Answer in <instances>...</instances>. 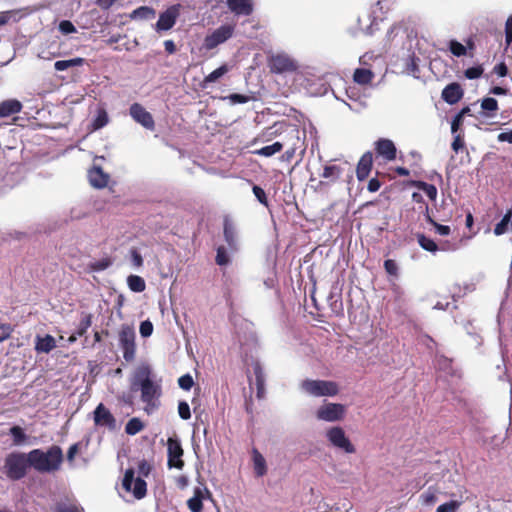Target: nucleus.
Here are the masks:
<instances>
[{
	"label": "nucleus",
	"mask_w": 512,
	"mask_h": 512,
	"mask_svg": "<svg viewBox=\"0 0 512 512\" xmlns=\"http://www.w3.org/2000/svg\"><path fill=\"white\" fill-rule=\"evenodd\" d=\"M464 95V90L457 82H452L445 86L442 90L441 98L448 104L454 105L458 103Z\"/></svg>",
	"instance_id": "18"
},
{
	"label": "nucleus",
	"mask_w": 512,
	"mask_h": 512,
	"mask_svg": "<svg viewBox=\"0 0 512 512\" xmlns=\"http://www.w3.org/2000/svg\"><path fill=\"white\" fill-rule=\"evenodd\" d=\"M345 406L339 403H328L318 408L316 416L319 420L335 422L343 419Z\"/></svg>",
	"instance_id": "9"
},
{
	"label": "nucleus",
	"mask_w": 512,
	"mask_h": 512,
	"mask_svg": "<svg viewBox=\"0 0 512 512\" xmlns=\"http://www.w3.org/2000/svg\"><path fill=\"white\" fill-rule=\"evenodd\" d=\"M429 206L428 205H425V218H426V221L430 224H432L434 227H435V230L436 232L439 234V235H442V236H447L451 233V229L449 226L447 225H442V224H439L437 223L431 216H430V213H429Z\"/></svg>",
	"instance_id": "35"
},
{
	"label": "nucleus",
	"mask_w": 512,
	"mask_h": 512,
	"mask_svg": "<svg viewBox=\"0 0 512 512\" xmlns=\"http://www.w3.org/2000/svg\"><path fill=\"white\" fill-rule=\"evenodd\" d=\"M144 429V424L143 422L137 418V417H134V418H131L126 426H125V432L128 434V435H136L138 434L139 432H141L142 430Z\"/></svg>",
	"instance_id": "40"
},
{
	"label": "nucleus",
	"mask_w": 512,
	"mask_h": 512,
	"mask_svg": "<svg viewBox=\"0 0 512 512\" xmlns=\"http://www.w3.org/2000/svg\"><path fill=\"white\" fill-rule=\"evenodd\" d=\"M210 497L211 492L206 487H195L193 496L187 501V506L191 512H202L203 500Z\"/></svg>",
	"instance_id": "19"
},
{
	"label": "nucleus",
	"mask_w": 512,
	"mask_h": 512,
	"mask_svg": "<svg viewBox=\"0 0 512 512\" xmlns=\"http://www.w3.org/2000/svg\"><path fill=\"white\" fill-rule=\"evenodd\" d=\"M134 474L132 468L127 469L124 474L122 486L126 491H132L136 499H142L147 493V484L145 480L140 477L135 479Z\"/></svg>",
	"instance_id": "7"
},
{
	"label": "nucleus",
	"mask_w": 512,
	"mask_h": 512,
	"mask_svg": "<svg viewBox=\"0 0 512 512\" xmlns=\"http://www.w3.org/2000/svg\"><path fill=\"white\" fill-rule=\"evenodd\" d=\"M178 413L181 419L188 420L191 418L189 404L186 401H180L178 404Z\"/></svg>",
	"instance_id": "53"
},
{
	"label": "nucleus",
	"mask_w": 512,
	"mask_h": 512,
	"mask_svg": "<svg viewBox=\"0 0 512 512\" xmlns=\"http://www.w3.org/2000/svg\"><path fill=\"white\" fill-rule=\"evenodd\" d=\"M91 324H92V315L91 314L85 315L78 325L76 335L79 337L85 335L87 330L91 326Z\"/></svg>",
	"instance_id": "43"
},
{
	"label": "nucleus",
	"mask_w": 512,
	"mask_h": 512,
	"mask_svg": "<svg viewBox=\"0 0 512 512\" xmlns=\"http://www.w3.org/2000/svg\"><path fill=\"white\" fill-rule=\"evenodd\" d=\"M153 332V324L149 321H143L140 324V334L142 337H149Z\"/></svg>",
	"instance_id": "57"
},
{
	"label": "nucleus",
	"mask_w": 512,
	"mask_h": 512,
	"mask_svg": "<svg viewBox=\"0 0 512 512\" xmlns=\"http://www.w3.org/2000/svg\"><path fill=\"white\" fill-rule=\"evenodd\" d=\"M228 71V68L226 65H222L219 68L212 71L210 74H208L202 81L201 86L202 88H206L209 83L215 82L220 77H222L224 74H226Z\"/></svg>",
	"instance_id": "39"
},
{
	"label": "nucleus",
	"mask_w": 512,
	"mask_h": 512,
	"mask_svg": "<svg viewBox=\"0 0 512 512\" xmlns=\"http://www.w3.org/2000/svg\"><path fill=\"white\" fill-rule=\"evenodd\" d=\"M460 507V502L456 500H451L449 502H446L436 509V512H456L458 508Z\"/></svg>",
	"instance_id": "50"
},
{
	"label": "nucleus",
	"mask_w": 512,
	"mask_h": 512,
	"mask_svg": "<svg viewBox=\"0 0 512 512\" xmlns=\"http://www.w3.org/2000/svg\"><path fill=\"white\" fill-rule=\"evenodd\" d=\"M253 372L255 375V384L257 388V397L262 398L265 393V375L259 362L254 363Z\"/></svg>",
	"instance_id": "26"
},
{
	"label": "nucleus",
	"mask_w": 512,
	"mask_h": 512,
	"mask_svg": "<svg viewBox=\"0 0 512 512\" xmlns=\"http://www.w3.org/2000/svg\"><path fill=\"white\" fill-rule=\"evenodd\" d=\"M94 422L95 425L106 427L111 431L116 429L115 417L102 403L94 410Z\"/></svg>",
	"instance_id": "16"
},
{
	"label": "nucleus",
	"mask_w": 512,
	"mask_h": 512,
	"mask_svg": "<svg viewBox=\"0 0 512 512\" xmlns=\"http://www.w3.org/2000/svg\"><path fill=\"white\" fill-rule=\"evenodd\" d=\"M222 99L223 100L228 99L231 104H245V103L249 102L251 98L247 95L232 93L226 97H223Z\"/></svg>",
	"instance_id": "49"
},
{
	"label": "nucleus",
	"mask_w": 512,
	"mask_h": 512,
	"mask_svg": "<svg viewBox=\"0 0 512 512\" xmlns=\"http://www.w3.org/2000/svg\"><path fill=\"white\" fill-rule=\"evenodd\" d=\"M178 384L183 390H190L194 385V380L190 374H185L178 379Z\"/></svg>",
	"instance_id": "54"
},
{
	"label": "nucleus",
	"mask_w": 512,
	"mask_h": 512,
	"mask_svg": "<svg viewBox=\"0 0 512 512\" xmlns=\"http://www.w3.org/2000/svg\"><path fill=\"white\" fill-rule=\"evenodd\" d=\"M133 120L148 130H154L155 122L153 116L141 104L133 103L129 108Z\"/></svg>",
	"instance_id": "13"
},
{
	"label": "nucleus",
	"mask_w": 512,
	"mask_h": 512,
	"mask_svg": "<svg viewBox=\"0 0 512 512\" xmlns=\"http://www.w3.org/2000/svg\"><path fill=\"white\" fill-rule=\"evenodd\" d=\"M497 139L499 142H508L512 144V130L508 132H501L498 134Z\"/></svg>",
	"instance_id": "63"
},
{
	"label": "nucleus",
	"mask_w": 512,
	"mask_h": 512,
	"mask_svg": "<svg viewBox=\"0 0 512 512\" xmlns=\"http://www.w3.org/2000/svg\"><path fill=\"white\" fill-rule=\"evenodd\" d=\"M481 108L485 111V116L493 117L498 110V101L495 98L486 97L481 102Z\"/></svg>",
	"instance_id": "34"
},
{
	"label": "nucleus",
	"mask_w": 512,
	"mask_h": 512,
	"mask_svg": "<svg viewBox=\"0 0 512 512\" xmlns=\"http://www.w3.org/2000/svg\"><path fill=\"white\" fill-rule=\"evenodd\" d=\"M223 236L229 249L231 251H237L239 248L237 227L232 218L228 215L224 216L223 219Z\"/></svg>",
	"instance_id": "15"
},
{
	"label": "nucleus",
	"mask_w": 512,
	"mask_h": 512,
	"mask_svg": "<svg viewBox=\"0 0 512 512\" xmlns=\"http://www.w3.org/2000/svg\"><path fill=\"white\" fill-rule=\"evenodd\" d=\"M384 269L386 273L393 277L399 276V268L395 260L387 259L384 261Z\"/></svg>",
	"instance_id": "48"
},
{
	"label": "nucleus",
	"mask_w": 512,
	"mask_h": 512,
	"mask_svg": "<svg viewBox=\"0 0 512 512\" xmlns=\"http://www.w3.org/2000/svg\"><path fill=\"white\" fill-rule=\"evenodd\" d=\"M130 253L133 265L136 267H141L143 265V258L141 254L137 251V249H132Z\"/></svg>",
	"instance_id": "61"
},
{
	"label": "nucleus",
	"mask_w": 512,
	"mask_h": 512,
	"mask_svg": "<svg viewBox=\"0 0 512 512\" xmlns=\"http://www.w3.org/2000/svg\"><path fill=\"white\" fill-rule=\"evenodd\" d=\"M253 193L255 195V197L257 198V200L265 205L266 207L268 206V199H267V196H266V193L265 191L258 185H254L253 188Z\"/></svg>",
	"instance_id": "55"
},
{
	"label": "nucleus",
	"mask_w": 512,
	"mask_h": 512,
	"mask_svg": "<svg viewBox=\"0 0 512 512\" xmlns=\"http://www.w3.org/2000/svg\"><path fill=\"white\" fill-rule=\"evenodd\" d=\"M184 450L177 437H169L167 440V466L182 470L185 463L182 459Z\"/></svg>",
	"instance_id": "6"
},
{
	"label": "nucleus",
	"mask_w": 512,
	"mask_h": 512,
	"mask_svg": "<svg viewBox=\"0 0 512 512\" xmlns=\"http://www.w3.org/2000/svg\"><path fill=\"white\" fill-rule=\"evenodd\" d=\"M343 172V168L339 165H326L323 169L321 176L329 179L331 182H336Z\"/></svg>",
	"instance_id": "30"
},
{
	"label": "nucleus",
	"mask_w": 512,
	"mask_h": 512,
	"mask_svg": "<svg viewBox=\"0 0 512 512\" xmlns=\"http://www.w3.org/2000/svg\"><path fill=\"white\" fill-rule=\"evenodd\" d=\"M301 389L314 397L335 396L339 393V385L329 380L306 379L302 381Z\"/></svg>",
	"instance_id": "4"
},
{
	"label": "nucleus",
	"mask_w": 512,
	"mask_h": 512,
	"mask_svg": "<svg viewBox=\"0 0 512 512\" xmlns=\"http://www.w3.org/2000/svg\"><path fill=\"white\" fill-rule=\"evenodd\" d=\"M505 41L507 45L512 43V15L508 17L505 24Z\"/></svg>",
	"instance_id": "59"
},
{
	"label": "nucleus",
	"mask_w": 512,
	"mask_h": 512,
	"mask_svg": "<svg viewBox=\"0 0 512 512\" xmlns=\"http://www.w3.org/2000/svg\"><path fill=\"white\" fill-rule=\"evenodd\" d=\"M180 7V4L172 5L168 7L164 12L160 13L159 19L156 23V30H170L175 25L176 20L180 15Z\"/></svg>",
	"instance_id": "14"
},
{
	"label": "nucleus",
	"mask_w": 512,
	"mask_h": 512,
	"mask_svg": "<svg viewBox=\"0 0 512 512\" xmlns=\"http://www.w3.org/2000/svg\"><path fill=\"white\" fill-rule=\"evenodd\" d=\"M373 168V154L371 151L365 152L356 165V178L359 182L365 181Z\"/></svg>",
	"instance_id": "17"
},
{
	"label": "nucleus",
	"mask_w": 512,
	"mask_h": 512,
	"mask_svg": "<svg viewBox=\"0 0 512 512\" xmlns=\"http://www.w3.org/2000/svg\"><path fill=\"white\" fill-rule=\"evenodd\" d=\"M63 462V452L60 446L52 445L46 452L33 449L28 453L13 451L4 458L1 472L11 481L23 479L30 468L39 473L58 471Z\"/></svg>",
	"instance_id": "1"
},
{
	"label": "nucleus",
	"mask_w": 512,
	"mask_h": 512,
	"mask_svg": "<svg viewBox=\"0 0 512 512\" xmlns=\"http://www.w3.org/2000/svg\"><path fill=\"white\" fill-rule=\"evenodd\" d=\"M464 118L458 113L454 116L451 122V132L452 134L459 133L460 127L463 124Z\"/></svg>",
	"instance_id": "58"
},
{
	"label": "nucleus",
	"mask_w": 512,
	"mask_h": 512,
	"mask_svg": "<svg viewBox=\"0 0 512 512\" xmlns=\"http://www.w3.org/2000/svg\"><path fill=\"white\" fill-rule=\"evenodd\" d=\"M215 261L219 266L227 265L230 262V258L228 256L227 250L224 246H219L217 248V254H216Z\"/></svg>",
	"instance_id": "46"
},
{
	"label": "nucleus",
	"mask_w": 512,
	"mask_h": 512,
	"mask_svg": "<svg viewBox=\"0 0 512 512\" xmlns=\"http://www.w3.org/2000/svg\"><path fill=\"white\" fill-rule=\"evenodd\" d=\"M417 241L420 247L428 252L436 253L438 250H440L438 244L423 233L417 234ZM441 250H444V248H441Z\"/></svg>",
	"instance_id": "27"
},
{
	"label": "nucleus",
	"mask_w": 512,
	"mask_h": 512,
	"mask_svg": "<svg viewBox=\"0 0 512 512\" xmlns=\"http://www.w3.org/2000/svg\"><path fill=\"white\" fill-rule=\"evenodd\" d=\"M376 158H382L385 162H391L397 157V148L392 140L380 138L374 143Z\"/></svg>",
	"instance_id": "12"
},
{
	"label": "nucleus",
	"mask_w": 512,
	"mask_h": 512,
	"mask_svg": "<svg viewBox=\"0 0 512 512\" xmlns=\"http://www.w3.org/2000/svg\"><path fill=\"white\" fill-rule=\"evenodd\" d=\"M155 17V10L153 8L147 7V6H141L137 9H135L132 14L131 18L133 19H140V20H148Z\"/></svg>",
	"instance_id": "38"
},
{
	"label": "nucleus",
	"mask_w": 512,
	"mask_h": 512,
	"mask_svg": "<svg viewBox=\"0 0 512 512\" xmlns=\"http://www.w3.org/2000/svg\"><path fill=\"white\" fill-rule=\"evenodd\" d=\"M229 9L236 15L249 16L253 12L251 0H226Z\"/></svg>",
	"instance_id": "20"
},
{
	"label": "nucleus",
	"mask_w": 512,
	"mask_h": 512,
	"mask_svg": "<svg viewBox=\"0 0 512 512\" xmlns=\"http://www.w3.org/2000/svg\"><path fill=\"white\" fill-rule=\"evenodd\" d=\"M111 262L109 259H103L93 265L95 270H104L110 266Z\"/></svg>",
	"instance_id": "64"
},
{
	"label": "nucleus",
	"mask_w": 512,
	"mask_h": 512,
	"mask_svg": "<svg viewBox=\"0 0 512 512\" xmlns=\"http://www.w3.org/2000/svg\"><path fill=\"white\" fill-rule=\"evenodd\" d=\"M449 49H450L451 53L456 57L464 56L467 53V48L463 44H461L460 42H458L456 40L450 41Z\"/></svg>",
	"instance_id": "44"
},
{
	"label": "nucleus",
	"mask_w": 512,
	"mask_h": 512,
	"mask_svg": "<svg viewBox=\"0 0 512 512\" xmlns=\"http://www.w3.org/2000/svg\"><path fill=\"white\" fill-rule=\"evenodd\" d=\"M493 72L499 77H506L508 75V67L505 62H500L494 67Z\"/></svg>",
	"instance_id": "60"
},
{
	"label": "nucleus",
	"mask_w": 512,
	"mask_h": 512,
	"mask_svg": "<svg viewBox=\"0 0 512 512\" xmlns=\"http://www.w3.org/2000/svg\"><path fill=\"white\" fill-rule=\"evenodd\" d=\"M13 332V327L8 323H0V342L10 338Z\"/></svg>",
	"instance_id": "56"
},
{
	"label": "nucleus",
	"mask_w": 512,
	"mask_h": 512,
	"mask_svg": "<svg viewBox=\"0 0 512 512\" xmlns=\"http://www.w3.org/2000/svg\"><path fill=\"white\" fill-rule=\"evenodd\" d=\"M484 69L482 65L470 67L464 71V75L467 79H478L483 75Z\"/></svg>",
	"instance_id": "47"
},
{
	"label": "nucleus",
	"mask_w": 512,
	"mask_h": 512,
	"mask_svg": "<svg viewBox=\"0 0 512 512\" xmlns=\"http://www.w3.org/2000/svg\"><path fill=\"white\" fill-rule=\"evenodd\" d=\"M511 218L512 209H509L503 216L502 220L496 224L494 228V234L500 236L506 233L508 231V226L511 224Z\"/></svg>",
	"instance_id": "37"
},
{
	"label": "nucleus",
	"mask_w": 512,
	"mask_h": 512,
	"mask_svg": "<svg viewBox=\"0 0 512 512\" xmlns=\"http://www.w3.org/2000/svg\"><path fill=\"white\" fill-rule=\"evenodd\" d=\"M135 330L128 324H123L119 331V344L123 350V358L127 362H131L135 358Z\"/></svg>",
	"instance_id": "5"
},
{
	"label": "nucleus",
	"mask_w": 512,
	"mask_h": 512,
	"mask_svg": "<svg viewBox=\"0 0 512 512\" xmlns=\"http://www.w3.org/2000/svg\"><path fill=\"white\" fill-rule=\"evenodd\" d=\"M22 108V103L17 99L4 100L0 103V118L20 113Z\"/></svg>",
	"instance_id": "21"
},
{
	"label": "nucleus",
	"mask_w": 512,
	"mask_h": 512,
	"mask_svg": "<svg viewBox=\"0 0 512 512\" xmlns=\"http://www.w3.org/2000/svg\"><path fill=\"white\" fill-rule=\"evenodd\" d=\"M380 175H383V174L377 171L376 172V176L371 178L368 181L367 190L369 192L375 193V192H377L381 188L382 182L378 178V176H380Z\"/></svg>",
	"instance_id": "52"
},
{
	"label": "nucleus",
	"mask_w": 512,
	"mask_h": 512,
	"mask_svg": "<svg viewBox=\"0 0 512 512\" xmlns=\"http://www.w3.org/2000/svg\"><path fill=\"white\" fill-rule=\"evenodd\" d=\"M9 434L13 438V445L20 446L26 443L27 441V435L24 432V429L20 426H13L9 430Z\"/></svg>",
	"instance_id": "36"
},
{
	"label": "nucleus",
	"mask_w": 512,
	"mask_h": 512,
	"mask_svg": "<svg viewBox=\"0 0 512 512\" xmlns=\"http://www.w3.org/2000/svg\"><path fill=\"white\" fill-rule=\"evenodd\" d=\"M327 438L331 444L346 453H354L355 447L346 437L344 430L341 427H332L327 431Z\"/></svg>",
	"instance_id": "10"
},
{
	"label": "nucleus",
	"mask_w": 512,
	"mask_h": 512,
	"mask_svg": "<svg viewBox=\"0 0 512 512\" xmlns=\"http://www.w3.org/2000/svg\"><path fill=\"white\" fill-rule=\"evenodd\" d=\"M109 122V117L104 108H100L97 111V115L94 118V120L91 123V129L92 131L99 130L106 126Z\"/></svg>",
	"instance_id": "32"
},
{
	"label": "nucleus",
	"mask_w": 512,
	"mask_h": 512,
	"mask_svg": "<svg viewBox=\"0 0 512 512\" xmlns=\"http://www.w3.org/2000/svg\"><path fill=\"white\" fill-rule=\"evenodd\" d=\"M451 148L455 153H458L460 150L465 148V136L463 131L454 134V139L451 143Z\"/></svg>",
	"instance_id": "42"
},
{
	"label": "nucleus",
	"mask_w": 512,
	"mask_h": 512,
	"mask_svg": "<svg viewBox=\"0 0 512 512\" xmlns=\"http://www.w3.org/2000/svg\"><path fill=\"white\" fill-rule=\"evenodd\" d=\"M374 77L371 70L365 68H357L353 74V80L357 84L366 85L369 84Z\"/></svg>",
	"instance_id": "29"
},
{
	"label": "nucleus",
	"mask_w": 512,
	"mask_h": 512,
	"mask_svg": "<svg viewBox=\"0 0 512 512\" xmlns=\"http://www.w3.org/2000/svg\"><path fill=\"white\" fill-rule=\"evenodd\" d=\"M127 284L131 291L140 293L143 292L146 288V283L144 279L138 275H130L127 278Z\"/></svg>",
	"instance_id": "33"
},
{
	"label": "nucleus",
	"mask_w": 512,
	"mask_h": 512,
	"mask_svg": "<svg viewBox=\"0 0 512 512\" xmlns=\"http://www.w3.org/2000/svg\"><path fill=\"white\" fill-rule=\"evenodd\" d=\"M85 62L84 58L76 57L68 60H58L54 63V68L56 71H64L69 68L82 66Z\"/></svg>",
	"instance_id": "28"
},
{
	"label": "nucleus",
	"mask_w": 512,
	"mask_h": 512,
	"mask_svg": "<svg viewBox=\"0 0 512 512\" xmlns=\"http://www.w3.org/2000/svg\"><path fill=\"white\" fill-rule=\"evenodd\" d=\"M175 484L179 489H185L189 484V479L185 475L175 477Z\"/></svg>",
	"instance_id": "62"
},
{
	"label": "nucleus",
	"mask_w": 512,
	"mask_h": 512,
	"mask_svg": "<svg viewBox=\"0 0 512 512\" xmlns=\"http://www.w3.org/2000/svg\"><path fill=\"white\" fill-rule=\"evenodd\" d=\"M284 147L281 142H275L271 145L264 146L254 151V154L264 157H271L276 153H279Z\"/></svg>",
	"instance_id": "31"
},
{
	"label": "nucleus",
	"mask_w": 512,
	"mask_h": 512,
	"mask_svg": "<svg viewBox=\"0 0 512 512\" xmlns=\"http://www.w3.org/2000/svg\"><path fill=\"white\" fill-rule=\"evenodd\" d=\"M90 184L95 188H104L108 184L109 176L103 172L101 167H93L89 171Z\"/></svg>",
	"instance_id": "22"
},
{
	"label": "nucleus",
	"mask_w": 512,
	"mask_h": 512,
	"mask_svg": "<svg viewBox=\"0 0 512 512\" xmlns=\"http://www.w3.org/2000/svg\"><path fill=\"white\" fill-rule=\"evenodd\" d=\"M54 512H84V509L75 504L58 503Z\"/></svg>",
	"instance_id": "45"
},
{
	"label": "nucleus",
	"mask_w": 512,
	"mask_h": 512,
	"mask_svg": "<svg viewBox=\"0 0 512 512\" xmlns=\"http://www.w3.org/2000/svg\"><path fill=\"white\" fill-rule=\"evenodd\" d=\"M58 29L63 35H68L77 31L74 24L69 20H62L58 25Z\"/></svg>",
	"instance_id": "51"
},
{
	"label": "nucleus",
	"mask_w": 512,
	"mask_h": 512,
	"mask_svg": "<svg viewBox=\"0 0 512 512\" xmlns=\"http://www.w3.org/2000/svg\"><path fill=\"white\" fill-rule=\"evenodd\" d=\"M267 66L272 74L293 73L298 70L297 61L285 52L272 53L267 56Z\"/></svg>",
	"instance_id": "3"
},
{
	"label": "nucleus",
	"mask_w": 512,
	"mask_h": 512,
	"mask_svg": "<svg viewBox=\"0 0 512 512\" xmlns=\"http://www.w3.org/2000/svg\"><path fill=\"white\" fill-rule=\"evenodd\" d=\"M283 126L289 128L287 136L289 137V140L286 142V144L290 143V147L284 152L282 155L283 160L290 162L297 151L298 148H300V137H299V129L296 127H290L286 124H280V128L276 129L274 132L271 133V135H276L279 132H282Z\"/></svg>",
	"instance_id": "11"
},
{
	"label": "nucleus",
	"mask_w": 512,
	"mask_h": 512,
	"mask_svg": "<svg viewBox=\"0 0 512 512\" xmlns=\"http://www.w3.org/2000/svg\"><path fill=\"white\" fill-rule=\"evenodd\" d=\"M420 500L423 505H433L437 501L436 491L432 488H428L425 492L420 495Z\"/></svg>",
	"instance_id": "41"
},
{
	"label": "nucleus",
	"mask_w": 512,
	"mask_h": 512,
	"mask_svg": "<svg viewBox=\"0 0 512 512\" xmlns=\"http://www.w3.org/2000/svg\"><path fill=\"white\" fill-rule=\"evenodd\" d=\"M136 386L140 388L141 400L146 404L145 411L148 414L152 413L159 406L161 388L151 379V368L148 364H142L136 369L132 390H136Z\"/></svg>",
	"instance_id": "2"
},
{
	"label": "nucleus",
	"mask_w": 512,
	"mask_h": 512,
	"mask_svg": "<svg viewBox=\"0 0 512 512\" xmlns=\"http://www.w3.org/2000/svg\"><path fill=\"white\" fill-rule=\"evenodd\" d=\"M56 347V340L52 335H45L44 337H37L35 343V350L37 352L49 353Z\"/></svg>",
	"instance_id": "24"
},
{
	"label": "nucleus",
	"mask_w": 512,
	"mask_h": 512,
	"mask_svg": "<svg viewBox=\"0 0 512 512\" xmlns=\"http://www.w3.org/2000/svg\"><path fill=\"white\" fill-rule=\"evenodd\" d=\"M234 26L222 25L204 38L203 47L212 50L232 37Z\"/></svg>",
	"instance_id": "8"
},
{
	"label": "nucleus",
	"mask_w": 512,
	"mask_h": 512,
	"mask_svg": "<svg viewBox=\"0 0 512 512\" xmlns=\"http://www.w3.org/2000/svg\"><path fill=\"white\" fill-rule=\"evenodd\" d=\"M409 186L416 187L419 190H422L430 200L435 201L437 198V188L433 184H429L427 182L421 180H410L407 182Z\"/></svg>",
	"instance_id": "23"
},
{
	"label": "nucleus",
	"mask_w": 512,
	"mask_h": 512,
	"mask_svg": "<svg viewBox=\"0 0 512 512\" xmlns=\"http://www.w3.org/2000/svg\"><path fill=\"white\" fill-rule=\"evenodd\" d=\"M252 460L256 476H264L267 473L266 460L256 448L252 449Z\"/></svg>",
	"instance_id": "25"
}]
</instances>
